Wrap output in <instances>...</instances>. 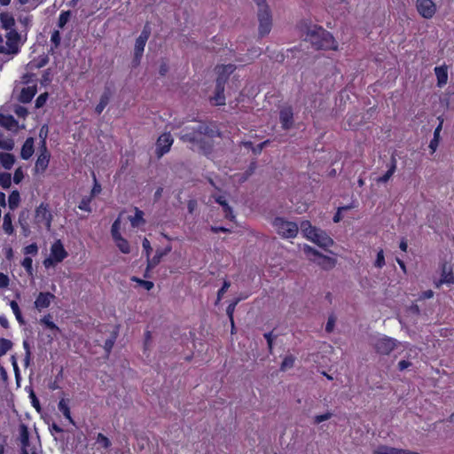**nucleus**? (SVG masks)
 <instances>
[{"label":"nucleus","instance_id":"f257e3e1","mask_svg":"<svg viewBox=\"0 0 454 454\" xmlns=\"http://www.w3.org/2000/svg\"><path fill=\"white\" fill-rule=\"evenodd\" d=\"M220 133L214 125L197 122L186 126L180 133V139L191 145L192 150H204L208 145V139L219 137Z\"/></svg>","mask_w":454,"mask_h":454},{"label":"nucleus","instance_id":"f03ea898","mask_svg":"<svg viewBox=\"0 0 454 454\" xmlns=\"http://www.w3.org/2000/svg\"><path fill=\"white\" fill-rule=\"evenodd\" d=\"M305 40L317 50H335L337 48L333 35L316 25L308 27Z\"/></svg>","mask_w":454,"mask_h":454},{"label":"nucleus","instance_id":"7ed1b4c3","mask_svg":"<svg viewBox=\"0 0 454 454\" xmlns=\"http://www.w3.org/2000/svg\"><path fill=\"white\" fill-rule=\"evenodd\" d=\"M371 345L378 355L388 356L398 346V341L387 335L374 336Z\"/></svg>","mask_w":454,"mask_h":454},{"label":"nucleus","instance_id":"20e7f679","mask_svg":"<svg viewBox=\"0 0 454 454\" xmlns=\"http://www.w3.org/2000/svg\"><path fill=\"white\" fill-rule=\"evenodd\" d=\"M272 225L276 232L284 239L295 238L299 231V226L296 223L287 221L283 217H276Z\"/></svg>","mask_w":454,"mask_h":454},{"label":"nucleus","instance_id":"39448f33","mask_svg":"<svg viewBox=\"0 0 454 454\" xmlns=\"http://www.w3.org/2000/svg\"><path fill=\"white\" fill-rule=\"evenodd\" d=\"M22 35L16 29L6 32L4 43L6 48V55L14 56L19 53L20 45L22 44Z\"/></svg>","mask_w":454,"mask_h":454},{"label":"nucleus","instance_id":"423d86ee","mask_svg":"<svg viewBox=\"0 0 454 454\" xmlns=\"http://www.w3.org/2000/svg\"><path fill=\"white\" fill-rule=\"evenodd\" d=\"M258 21H259V27L258 32L259 35L263 37L267 35L272 27V16L271 12L269 8L263 7L262 10H258L257 12Z\"/></svg>","mask_w":454,"mask_h":454},{"label":"nucleus","instance_id":"0eeeda50","mask_svg":"<svg viewBox=\"0 0 454 454\" xmlns=\"http://www.w3.org/2000/svg\"><path fill=\"white\" fill-rule=\"evenodd\" d=\"M173 138L169 132L163 133L159 137L156 142V155L160 158L169 152L173 145Z\"/></svg>","mask_w":454,"mask_h":454},{"label":"nucleus","instance_id":"6e6552de","mask_svg":"<svg viewBox=\"0 0 454 454\" xmlns=\"http://www.w3.org/2000/svg\"><path fill=\"white\" fill-rule=\"evenodd\" d=\"M151 30L148 25L145 26L143 31L141 32L140 35L137 38L136 43H135V49H134V55L136 60H140L145 43L150 36Z\"/></svg>","mask_w":454,"mask_h":454},{"label":"nucleus","instance_id":"1a4fd4ad","mask_svg":"<svg viewBox=\"0 0 454 454\" xmlns=\"http://www.w3.org/2000/svg\"><path fill=\"white\" fill-rule=\"evenodd\" d=\"M416 7L419 13L425 19H431L436 12V5L433 0H417Z\"/></svg>","mask_w":454,"mask_h":454},{"label":"nucleus","instance_id":"9d476101","mask_svg":"<svg viewBox=\"0 0 454 454\" xmlns=\"http://www.w3.org/2000/svg\"><path fill=\"white\" fill-rule=\"evenodd\" d=\"M51 214L46 206L41 204L35 210V221L38 224H43L47 230H50L51 223Z\"/></svg>","mask_w":454,"mask_h":454},{"label":"nucleus","instance_id":"9b49d317","mask_svg":"<svg viewBox=\"0 0 454 454\" xmlns=\"http://www.w3.org/2000/svg\"><path fill=\"white\" fill-rule=\"evenodd\" d=\"M224 91V80L223 78L216 79L215 92L211 98V101L215 106L225 105Z\"/></svg>","mask_w":454,"mask_h":454},{"label":"nucleus","instance_id":"f8f14e48","mask_svg":"<svg viewBox=\"0 0 454 454\" xmlns=\"http://www.w3.org/2000/svg\"><path fill=\"white\" fill-rule=\"evenodd\" d=\"M279 120L284 129L287 130L294 125V113L291 107H284L280 110Z\"/></svg>","mask_w":454,"mask_h":454},{"label":"nucleus","instance_id":"ddd939ff","mask_svg":"<svg viewBox=\"0 0 454 454\" xmlns=\"http://www.w3.org/2000/svg\"><path fill=\"white\" fill-rule=\"evenodd\" d=\"M310 240L322 247H328L333 243V239L325 233V231L319 229L317 230Z\"/></svg>","mask_w":454,"mask_h":454},{"label":"nucleus","instance_id":"4468645a","mask_svg":"<svg viewBox=\"0 0 454 454\" xmlns=\"http://www.w3.org/2000/svg\"><path fill=\"white\" fill-rule=\"evenodd\" d=\"M373 454H419L417 451L380 445L374 450Z\"/></svg>","mask_w":454,"mask_h":454},{"label":"nucleus","instance_id":"2eb2a0df","mask_svg":"<svg viewBox=\"0 0 454 454\" xmlns=\"http://www.w3.org/2000/svg\"><path fill=\"white\" fill-rule=\"evenodd\" d=\"M55 299V295L46 292L40 293L35 301V307L38 310H42L43 309L48 308L51 302Z\"/></svg>","mask_w":454,"mask_h":454},{"label":"nucleus","instance_id":"dca6fc26","mask_svg":"<svg viewBox=\"0 0 454 454\" xmlns=\"http://www.w3.org/2000/svg\"><path fill=\"white\" fill-rule=\"evenodd\" d=\"M305 251L307 253H311L312 254L318 256L317 262H318V264L322 265L325 269H331L335 265L334 259L325 256V255L319 254V253L317 250H315L314 248H312L310 247H306Z\"/></svg>","mask_w":454,"mask_h":454},{"label":"nucleus","instance_id":"f3484780","mask_svg":"<svg viewBox=\"0 0 454 454\" xmlns=\"http://www.w3.org/2000/svg\"><path fill=\"white\" fill-rule=\"evenodd\" d=\"M51 255L55 258V261L59 262L67 256V253L60 240H57L52 244L51 247Z\"/></svg>","mask_w":454,"mask_h":454},{"label":"nucleus","instance_id":"a211bd4d","mask_svg":"<svg viewBox=\"0 0 454 454\" xmlns=\"http://www.w3.org/2000/svg\"><path fill=\"white\" fill-rule=\"evenodd\" d=\"M170 251V247L164 250H157L153 258L147 259V270H151L156 267L161 261L162 257L168 254Z\"/></svg>","mask_w":454,"mask_h":454},{"label":"nucleus","instance_id":"6ab92c4d","mask_svg":"<svg viewBox=\"0 0 454 454\" xmlns=\"http://www.w3.org/2000/svg\"><path fill=\"white\" fill-rule=\"evenodd\" d=\"M37 92L36 85L23 88L19 99L22 103H29Z\"/></svg>","mask_w":454,"mask_h":454},{"label":"nucleus","instance_id":"aec40b11","mask_svg":"<svg viewBox=\"0 0 454 454\" xmlns=\"http://www.w3.org/2000/svg\"><path fill=\"white\" fill-rule=\"evenodd\" d=\"M235 66L232 64L217 66L215 67V71L217 73V79L223 78L224 83L227 82L230 74H231L235 70Z\"/></svg>","mask_w":454,"mask_h":454},{"label":"nucleus","instance_id":"412c9836","mask_svg":"<svg viewBox=\"0 0 454 454\" xmlns=\"http://www.w3.org/2000/svg\"><path fill=\"white\" fill-rule=\"evenodd\" d=\"M0 23L2 27L6 31L15 29V20L9 12H2L0 14Z\"/></svg>","mask_w":454,"mask_h":454},{"label":"nucleus","instance_id":"4be33fe9","mask_svg":"<svg viewBox=\"0 0 454 454\" xmlns=\"http://www.w3.org/2000/svg\"><path fill=\"white\" fill-rule=\"evenodd\" d=\"M34 153V138L28 137L25 141L21 152L20 156L24 160H28Z\"/></svg>","mask_w":454,"mask_h":454},{"label":"nucleus","instance_id":"5701e85b","mask_svg":"<svg viewBox=\"0 0 454 454\" xmlns=\"http://www.w3.org/2000/svg\"><path fill=\"white\" fill-rule=\"evenodd\" d=\"M434 73L437 77V85L442 87L448 81V71L445 66L436 67Z\"/></svg>","mask_w":454,"mask_h":454},{"label":"nucleus","instance_id":"b1692460","mask_svg":"<svg viewBox=\"0 0 454 454\" xmlns=\"http://www.w3.org/2000/svg\"><path fill=\"white\" fill-rule=\"evenodd\" d=\"M0 126L9 129L14 130L18 128L17 121L12 115H0Z\"/></svg>","mask_w":454,"mask_h":454},{"label":"nucleus","instance_id":"393cba45","mask_svg":"<svg viewBox=\"0 0 454 454\" xmlns=\"http://www.w3.org/2000/svg\"><path fill=\"white\" fill-rule=\"evenodd\" d=\"M396 169V160L395 157H392L391 159V164L388 168V170L382 176L378 178H376L377 183H387L391 176L394 175Z\"/></svg>","mask_w":454,"mask_h":454},{"label":"nucleus","instance_id":"a878e982","mask_svg":"<svg viewBox=\"0 0 454 454\" xmlns=\"http://www.w3.org/2000/svg\"><path fill=\"white\" fill-rule=\"evenodd\" d=\"M132 227H138L145 224L144 212L137 207H135V215L129 217Z\"/></svg>","mask_w":454,"mask_h":454},{"label":"nucleus","instance_id":"bb28decb","mask_svg":"<svg viewBox=\"0 0 454 454\" xmlns=\"http://www.w3.org/2000/svg\"><path fill=\"white\" fill-rule=\"evenodd\" d=\"M442 123H443V120H442L440 121L439 125L434 129V137L430 141L429 148L431 149L432 153H434L436 151L437 147H438L439 141H440V132H441L442 128Z\"/></svg>","mask_w":454,"mask_h":454},{"label":"nucleus","instance_id":"cd10ccee","mask_svg":"<svg viewBox=\"0 0 454 454\" xmlns=\"http://www.w3.org/2000/svg\"><path fill=\"white\" fill-rule=\"evenodd\" d=\"M14 161L15 158L12 154L8 153H0V163L4 168H12V167L14 164Z\"/></svg>","mask_w":454,"mask_h":454},{"label":"nucleus","instance_id":"c85d7f7f","mask_svg":"<svg viewBox=\"0 0 454 454\" xmlns=\"http://www.w3.org/2000/svg\"><path fill=\"white\" fill-rule=\"evenodd\" d=\"M50 154H40L35 162V170L37 172H43L49 164Z\"/></svg>","mask_w":454,"mask_h":454},{"label":"nucleus","instance_id":"c756f323","mask_svg":"<svg viewBox=\"0 0 454 454\" xmlns=\"http://www.w3.org/2000/svg\"><path fill=\"white\" fill-rule=\"evenodd\" d=\"M20 433V442L21 443V447H28L29 446V433L27 427L24 424H21L19 428Z\"/></svg>","mask_w":454,"mask_h":454},{"label":"nucleus","instance_id":"7c9ffc66","mask_svg":"<svg viewBox=\"0 0 454 454\" xmlns=\"http://www.w3.org/2000/svg\"><path fill=\"white\" fill-rule=\"evenodd\" d=\"M301 232L304 234V236L307 239H310L317 229L311 226V224L309 221H303L301 223Z\"/></svg>","mask_w":454,"mask_h":454},{"label":"nucleus","instance_id":"2f4dec72","mask_svg":"<svg viewBox=\"0 0 454 454\" xmlns=\"http://www.w3.org/2000/svg\"><path fill=\"white\" fill-rule=\"evenodd\" d=\"M58 408L63 413L65 418L69 420L70 423L74 424V421L71 417V412H70L68 403L65 399H61L59 402Z\"/></svg>","mask_w":454,"mask_h":454},{"label":"nucleus","instance_id":"473e14b6","mask_svg":"<svg viewBox=\"0 0 454 454\" xmlns=\"http://www.w3.org/2000/svg\"><path fill=\"white\" fill-rule=\"evenodd\" d=\"M110 100V93L106 91L100 98L99 103L97 105L95 111L98 114H100L105 107L108 105Z\"/></svg>","mask_w":454,"mask_h":454},{"label":"nucleus","instance_id":"72a5a7b5","mask_svg":"<svg viewBox=\"0 0 454 454\" xmlns=\"http://www.w3.org/2000/svg\"><path fill=\"white\" fill-rule=\"evenodd\" d=\"M116 246L123 254H129L130 252V247L129 242L123 239L121 236L114 239Z\"/></svg>","mask_w":454,"mask_h":454},{"label":"nucleus","instance_id":"f704fd0d","mask_svg":"<svg viewBox=\"0 0 454 454\" xmlns=\"http://www.w3.org/2000/svg\"><path fill=\"white\" fill-rule=\"evenodd\" d=\"M295 357L293 355L286 356L281 363L280 371L286 372L294 365Z\"/></svg>","mask_w":454,"mask_h":454},{"label":"nucleus","instance_id":"c9c22d12","mask_svg":"<svg viewBox=\"0 0 454 454\" xmlns=\"http://www.w3.org/2000/svg\"><path fill=\"white\" fill-rule=\"evenodd\" d=\"M10 307L13 312V314L15 315V317L17 319V321L20 324V325H24L25 324V320L21 315V311L20 309V307L18 305V303L15 301H12L10 302Z\"/></svg>","mask_w":454,"mask_h":454},{"label":"nucleus","instance_id":"e433bc0d","mask_svg":"<svg viewBox=\"0 0 454 454\" xmlns=\"http://www.w3.org/2000/svg\"><path fill=\"white\" fill-rule=\"evenodd\" d=\"M20 200V197L19 192L13 191L9 196V200H8L9 207L12 210L15 209L19 206Z\"/></svg>","mask_w":454,"mask_h":454},{"label":"nucleus","instance_id":"4c0bfd02","mask_svg":"<svg viewBox=\"0 0 454 454\" xmlns=\"http://www.w3.org/2000/svg\"><path fill=\"white\" fill-rule=\"evenodd\" d=\"M12 348V342L5 338H0V356H4Z\"/></svg>","mask_w":454,"mask_h":454},{"label":"nucleus","instance_id":"58836bf2","mask_svg":"<svg viewBox=\"0 0 454 454\" xmlns=\"http://www.w3.org/2000/svg\"><path fill=\"white\" fill-rule=\"evenodd\" d=\"M215 201L223 207L226 217H228L230 219L234 218V215L232 214V210H231V207L228 205L226 200L223 197L216 198Z\"/></svg>","mask_w":454,"mask_h":454},{"label":"nucleus","instance_id":"ea45409f","mask_svg":"<svg viewBox=\"0 0 454 454\" xmlns=\"http://www.w3.org/2000/svg\"><path fill=\"white\" fill-rule=\"evenodd\" d=\"M14 147V142L11 138H4V136L0 134V148L7 151L12 150Z\"/></svg>","mask_w":454,"mask_h":454},{"label":"nucleus","instance_id":"a19ab883","mask_svg":"<svg viewBox=\"0 0 454 454\" xmlns=\"http://www.w3.org/2000/svg\"><path fill=\"white\" fill-rule=\"evenodd\" d=\"M131 281L137 283L140 286L144 287L145 290L150 291L153 288L154 284L152 281L143 280L137 277H132L130 278Z\"/></svg>","mask_w":454,"mask_h":454},{"label":"nucleus","instance_id":"79ce46f5","mask_svg":"<svg viewBox=\"0 0 454 454\" xmlns=\"http://www.w3.org/2000/svg\"><path fill=\"white\" fill-rule=\"evenodd\" d=\"M3 228L7 234H12L13 232V228L12 225V218H11L10 214L4 215Z\"/></svg>","mask_w":454,"mask_h":454},{"label":"nucleus","instance_id":"37998d69","mask_svg":"<svg viewBox=\"0 0 454 454\" xmlns=\"http://www.w3.org/2000/svg\"><path fill=\"white\" fill-rule=\"evenodd\" d=\"M116 337H117L116 333H113L112 336L105 341L104 348L107 355L110 354L114 345Z\"/></svg>","mask_w":454,"mask_h":454},{"label":"nucleus","instance_id":"c03bdc74","mask_svg":"<svg viewBox=\"0 0 454 454\" xmlns=\"http://www.w3.org/2000/svg\"><path fill=\"white\" fill-rule=\"evenodd\" d=\"M20 25L24 27V29L27 31L31 26H32V16L31 15H25V16H20L18 19Z\"/></svg>","mask_w":454,"mask_h":454},{"label":"nucleus","instance_id":"a18cd8bd","mask_svg":"<svg viewBox=\"0 0 454 454\" xmlns=\"http://www.w3.org/2000/svg\"><path fill=\"white\" fill-rule=\"evenodd\" d=\"M70 17H71L70 11L62 12L59 18V22H58L59 27L61 28L64 27L65 25L68 22Z\"/></svg>","mask_w":454,"mask_h":454},{"label":"nucleus","instance_id":"49530a36","mask_svg":"<svg viewBox=\"0 0 454 454\" xmlns=\"http://www.w3.org/2000/svg\"><path fill=\"white\" fill-rule=\"evenodd\" d=\"M333 417V413L330 412V411H327L324 414H321V415H316L314 418H313V423L315 425H317V424H320L325 420H328L330 419L331 418Z\"/></svg>","mask_w":454,"mask_h":454},{"label":"nucleus","instance_id":"de8ad7c7","mask_svg":"<svg viewBox=\"0 0 454 454\" xmlns=\"http://www.w3.org/2000/svg\"><path fill=\"white\" fill-rule=\"evenodd\" d=\"M91 201V197L87 196L82 199L81 202L79 203L78 207L81 210H84L86 212H91V208L90 207V203Z\"/></svg>","mask_w":454,"mask_h":454},{"label":"nucleus","instance_id":"09e8293b","mask_svg":"<svg viewBox=\"0 0 454 454\" xmlns=\"http://www.w3.org/2000/svg\"><path fill=\"white\" fill-rule=\"evenodd\" d=\"M120 228H121V220H120V218H117L114 222L112 228H111V233H112L113 239H116L117 237L121 236L120 233Z\"/></svg>","mask_w":454,"mask_h":454},{"label":"nucleus","instance_id":"8fccbe9b","mask_svg":"<svg viewBox=\"0 0 454 454\" xmlns=\"http://www.w3.org/2000/svg\"><path fill=\"white\" fill-rule=\"evenodd\" d=\"M97 442L101 443L105 449H108L111 446V441L101 433L98 434Z\"/></svg>","mask_w":454,"mask_h":454},{"label":"nucleus","instance_id":"3c124183","mask_svg":"<svg viewBox=\"0 0 454 454\" xmlns=\"http://www.w3.org/2000/svg\"><path fill=\"white\" fill-rule=\"evenodd\" d=\"M277 336L273 335L272 332H269L264 333V338L267 340L268 348L270 353H272L273 350V340L276 339Z\"/></svg>","mask_w":454,"mask_h":454},{"label":"nucleus","instance_id":"603ef678","mask_svg":"<svg viewBox=\"0 0 454 454\" xmlns=\"http://www.w3.org/2000/svg\"><path fill=\"white\" fill-rule=\"evenodd\" d=\"M239 301H240L239 299H237L234 302L231 303V304L227 307V309H226L227 315H228V317H230L231 324L232 325H233V313H234V310H235V307H236V305L238 304V302H239Z\"/></svg>","mask_w":454,"mask_h":454},{"label":"nucleus","instance_id":"864d4df0","mask_svg":"<svg viewBox=\"0 0 454 454\" xmlns=\"http://www.w3.org/2000/svg\"><path fill=\"white\" fill-rule=\"evenodd\" d=\"M32 263L33 261L30 257H25L21 262V265L25 268V270L29 275H31L33 271Z\"/></svg>","mask_w":454,"mask_h":454},{"label":"nucleus","instance_id":"5fc2aeb1","mask_svg":"<svg viewBox=\"0 0 454 454\" xmlns=\"http://www.w3.org/2000/svg\"><path fill=\"white\" fill-rule=\"evenodd\" d=\"M336 323V317L334 315H330L325 325V331L327 333H332L334 329V325Z\"/></svg>","mask_w":454,"mask_h":454},{"label":"nucleus","instance_id":"6e6d98bb","mask_svg":"<svg viewBox=\"0 0 454 454\" xmlns=\"http://www.w3.org/2000/svg\"><path fill=\"white\" fill-rule=\"evenodd\" d=\"M0 184L4 188H8L11 184V175L10 174L0 175Z\"/></svg>","mask_w":454,"mask_h":454},{"label":"nucleus","instance_id":"4d7b16f0","mask_svg":"<svg viewBox=\"0 0 454 454\" xmlns=\"http://www.w3.org/2000/svg\"><path fill=\"white\" fill-rule=\"evenodd\" d=\"M48 98V93H43L41 94L35 100V107L41 108L44 106Z\"/></svg>","mask_w":454,"mask_h":454},{"label":"nucleus","instance_id":"13d9d810","mask_svg":"<svg viewBox=\"0 0 454 454\" xmlns=\"http://www.w3.org/2000/svg\"><path fill=\"white\" fill-rule=\"evenodd\" d=\"M60 40H61V37H60L59 32L58 30L53 31L51 34V41L54 44V48L59 47V45L60 43Z\"/></svg>","mask_w":454,"mask_h":454},{"label":"nucleus","instance_id":"bf43d9fd","mask_svg":"<svg viewBox=\"0 0 454 454\" xmlns=\"http://www.w3.org/2000/svg\"><path fill=\"white\" fill-rule=\"evenodd\" d=\"M38 252L36 244H30L24 248L25 254L35 255Z\"/></svg>","mask_w":454,"mask_h":454},{"label":"nucleus","instance_id":"052dcab7","mask_svg":"<svg viewBox=\"0 0 454 454\" xmlns=\"http://www.w3.org/2000/svg\"><path fill=\"white\" fill-rule=\"evenodd\" d=\"M142 246H143V248H144V250L145 252L146 259H149L151 252L153 251V248L151 247L150 241L146 238H145L143 239Z\"/></svg>","mask_w":454,"mask_h":454},{"label":"nucleus","instance_id":"680f3d73","mask_svg":"<svg viewBox=\"0 0 454 454\" xmlns=\"http://www.w3.org/2000/svg\"><path fill=\"white\" fill-rule=\"evenodd\" d=\"M385 265V258L383 250H380L377 254V259L375 261V266L378 268H382Z\"/></svg>","mask_w":454,"mask_h":454},{"label":"nucleus","instance_id":"e2e57ef3","mask_svg":"<svg viewBox=\"0 0 454 454\" xmlns=\"http://www.w3.org/2000/svg\"><path fill=\"white\" fill-rule=\"evenodd\" d=\"M41 322L51 330H58L57 325L51 320L50 316L43 317Z\"/></svg>","mask_w":454,"mask_h":454},{"label":"nucleus","instance_id":"0e129e2a","mask_svg":"<svg viewBox=\"0 0 454 454\" xmlns=\"http://www.w3.org/2000/svg\"><path fill=\"white\" fill-rule=\"evenodd\" d=\"M230 286H231L230 282H228V281H224L223 282V286L221 287V289L217 293V301H219L222 299L223 295L228 290Z\"/></svg>","mask_w":454,"mask_h":454},{"label":"nucleus","instance_id":"69168bd1","mask_svg":"<svg viewBox=\"0 0 454 454\" xmlns=\"http://www.w3.org/2000/svg\"><path fill=\"white\" fill-rule=\"evenodd\" d=\"M10 283V279L7 275L0 272V288L8 287Z\"/></svg>","mask_w":454,"mask_h":454},{"label":"nucleus","instance_id":"338daca9","mask_svg":"<svg viewBox=\"0 0 454 454\" xmlns=\"http://www.w3.org/2000/svg\"><path fill=\"white\" fill-rule=\"evenodd\" d=\"M59 262L55 261V258H53L51 255L50 257L46 258L43 261V265L45 268H50L51 266H54L55 264L59 263Z\"/></svg>","mask_w":454,"mask_h":454},{"label":"nucleus","instance_id":"774afa93","mask_svg":"<svg viewBox=\"0 0 454 454\" xmlns=\"http://www.w3.org/2000/svg\"><path fill=\"white\" fill-rule=\"evenodd\" d=\"M23 178V172L20 168L16 169L14 176H13V181L16 184H19Z\"/></svg>","mask_w":454,"mask_h":454}]
</instances>
